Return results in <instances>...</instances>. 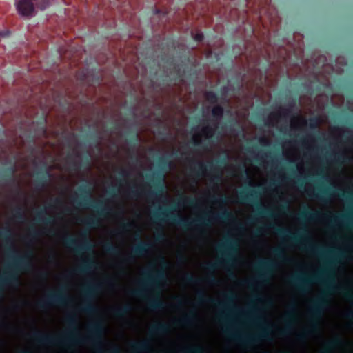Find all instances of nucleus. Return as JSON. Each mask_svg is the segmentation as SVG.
Wrapping results in <instances>:
<instances>
[{"mask_svg":"<svg viewBox=\"0 0 353 353\" xmlns=\"http://www.w3.org/2000/svg\"><path fill=\"white\" fill-rule=\"evenodd\" d=\"M228 86H223L221 88V92L222 94V95L223 96H226L228 92Z\"/></svg>","mask_w":353,"mask_h":353,"instance_id":"58","label":"nucleus"},{"mask_svg":"<svg viewBox=\"0 0 353 353\" xmlns=\"http://www.w3.org/2000/svg\"><path fill=\"white\" fill-rule=\"evenodd\" d=\"M296 307L294 303L290 305V310L285 315V326L283 329L278 330V334L280 336H286L290 334L292 329L293 324L296 321Z\"/></svg>","mask_w":353,"mask_h":353,"instance_id":"20","label":"nucleus"},{"mask_svg":"<svg viewBox=\"0 0 353 353\" xmlns=\"http://www.w3.org/2000/svg\"><path fill=\"white\" fill-rule=\"evenodd\" d=\"M0 239H2L6 245V255L10 260L8 265V270L0 277V301L3 297V288L8 285H17L19 283V274L30 270L33 268L32 258V251H28L25 254H18L13 248L12 231L6 228L0 230Z\"/></svg>","mask_w":353,"mask_h":353,"instance_id":"4","label":"nucleus"},{"mask_svg":"<svg viewBox=\"0 0 353 353\" xmlns=\"http://www.w3.org/2000/svg\"><path fill=\"white\" fill-rule=\"evenodd\" d=\"M342 344V340L339 337H335L334 339L327 341L325 345V348L321 352V353H332V350L339 347Z\"/></svg>","mask_w":353,"mask_h":353,"instance_id":"34","label":"nucleus"},{"mask_svg":"<svg viewBox=\"0 0 353 353\" xmlns=\"http://www.w3.org/2000/svg\"><path fill=\"white\" fill-rule=\"evenodd\" d=\"M190 162L196 164L194 167L190 168V173L191 174L201 176L207 171H209L210 173L215 174L212 178V181L215 183H218L221 181V168L227 163L225 158L216 160L214 163L208 162L207 165L201 161H196L194 159H191Z\"/></svg>","mask_w":353,"mask_h":353,"instance_id":"10","label":"nucleus"},{"mask_svg":"<svg viewBox=\"0 0 353 353\" xmlns=\"http://www.w3.org/2000/svg\"><path fill=\"white\" fill-rule=\"evenodd\" d=\"M271 226L275 229L276 234L279 236L285 238L287 240L294 243H300L301 244H304L305 249L313 254L321 256V257H326L329 256H343V254L341 252H336L333 250H328L325 251L322 247L312 243L311 238L308 234V232L305 228H301L299 233H292L286 228L274 227V225Z\"/></svg>","mask_w":353,"mask_h":353,"instance_id":"7","label":"nucleus"},{"mask_svg":"<svg viewBox=\"0 0 353 353\" xmlns=\"http://www.w3.org/2000/svg\"><path fill=\"white\" fill-rule=\"evenodd\" d=\"M137 239L138 243L132 248L130 254L122 259L123 263H128L132 261L136 257L144 256L148 254L149 251L152 248V244L150 242L143 241L140 239V234H137Z\"/></svg>","mask_w":353,"mask_h":353,"instance_id":"19","label":"nucleus"},{"mask_svg":"<svg viewBox=\"0 0 353 353\" xmlns=\"http://www.w3.org/2000/svg\"><path fill=\"white\" fill-rule=\"evenodd\" d=\"M302 121L303 125H308L310 129H316L318 128L321 123L320 118L319 117H313L309 119L308 122L305 119H300Z\"/></svg>","mask_w":353,"mask_h":353,"instance_id":"36","label":"nucleus"},{"mask_svg":"<svg viewBox=\"0 0 353 353\" xmlns=\"http://www.w3.org/2000/svg\"><path fill=\"white\" fill-rule=\"evenodd\" d=\"M170 326L169 324L163 322H159L153 325L150 329V333L152 334H165L170 332Z\"/></svg>","mask_w":353,"mask_h":353,"instance_id":"31","label":"nucleus"},{"mask_svg":"<svg viewBox=\"0 0 353 353\" xmlns=\"http://www.w3.org/2000/svg\"><path fill=\"white\" fill-rule=\"evenodd\" d=\"M194 40L197 42H201L204 39V35L203 32H197L194 35H193Z\"/></svg>","mask_w":353,"mask_h":353,"instance_id":"53","label":"nucleus"},{"mask_svg":"<svg viewBox=\"0 0 353 353\" xmlns=\"http://www.w3.org/2000/svg\"><path fill=\"white\" fill-rule=\"evenodd\" d=\"M196 315L195 312L190 311L189 313L184 315L182 318L176 321L175 323L179 325H190L196 320Z\"/></svg>","mask_w":353,"mask_h":353,"instance_id":"33","label":"nucleus"},{"mask_svg":"<svg viewBox=\"0 0 353 353\" xmlns=\"http://www.w3.org/2000/svg\"><path fill=\"white\" fill-rule=\"evenodd\" d=\"M257 149H258V146L256 145H253L252 146H247L245 148V151L248 153L254 154V150H257Z\"/></svg>","mask_w":353,"mask_h":353,"instance_id":"55","label":"nucleus"},{"mask_svg":"<svg viewBox=\"0 0 353 353\" xmlns=\"http://www.w3.org/2000/svg\"><path fill=\"white\" fill-rule=\"evenodd\" d=\"M225 332L230 338L234 341L248 345H252L260 341L270 340L272 325L266 323L260 324L259 332L253 335L241 336L239 334L232 332L230 327L226 328Z\"/></svg>","mask_w":353,"mask_h":353,"instance_id":"12","label":"nucleus"},{"mask_svg":"<svg viewBox=\"0 0 353 353\" xmlns=\"http://www.w3.org/2000/svg\"><path fill=\"white\" fill-rule=\"evenodd\" d=\"M206 100L212 104H215L218 102L219 97L216 92L214 91H208L205 94Z\"/></svg>","mask_w":353,"mask_h":353,"instance_id":"41","label":"nucleus"},{"mask_svg":"<svg viewBox=\"0 0 353 353\" xmlns=\"http://www.w3.org/2000/svg\"><path fill=\"white\" fill-rule=\"evenodd\" d=\"M317 192L312 194V197L317 199L323 202L330 201L332 196L334 195L335 191L332 187H321L317 188Z\"/></svg>","mask_w":353,"mask_h":353,"instance_id":"25","label":"nucleus"},{"mask_svg":"<svg viewBox=\"0 0 353 353\" xmlns=\"http://www.w3.org/2000/svg\"><path fill=\"white\" fill-rule=\"evenodd\" d=\"M196 298L200 303H208L214 305L217 307L224 308L228 310H236V307H234L236 295L232 292L225 295V302H221L215 300L214 299L207 297L205 292L202 290H200L196 293Z\"/></svg>","mask_w":353,"mask_h":353,"instance_id":"17","label":"nucleus"},{"mask_svg":"<svg viewBox=\"0 0 353 353\" xmlns=\"http://www.w3.org/2000/svg\"><path fill=\"white\" fill-rule=\"evenodd\" d=\"M13 216L18 221H23L25 218L24 211L22 207L17 206L12 212Z\"/></svg>","mask_w":353,"mask_h":353,"instance_id":"42","label":"nucleus"},{"mask_svg":"<svg viewBox=\"0 0 353 353\" xmlns=\"http://www.w3.org/2000/svg\"><path fill=\"white\" fill-rule=\"evenodd\" d=\"M171 157L172 155L170 154L159 157L157 161V166L164 172L171 169L174 165Z\"/></svg>","mask_w":353,"mask_h":353,"instance_id":"30","label":"nucleus"},{"mask_svg":"<svg viewBox=\"0 0 353 353\" xmlns=\"http://www.w3.org/2000/svg\"><path fill=\"white\" fill-rule=\"evenodd\" d=\"M296 101L292 100L288 103V108L281 109L279 112L272 113L265 122L266 125H272V121H277L280 117H289L291 115L292 110L295 107Z\"/></svg>","mask_w":353,"mask_h":353,"instance_id":"21","label":"nucleus"},{"mask_svg":"<svg viewBox=\"0 0 353 353\" xmlns=\"http://www.w3.org/2000/svg\"><path fill=\"white\" fill-rule=\"evenodd\" d=\"M93 187L92 183L85 179V183L77 188V192L72 197V202L77 207L87 209L92 208L95 210V214L81 220V222L88 227L94 228L98 226L101 218L106 216L112 212V209L105 205L103 201H96L92 199L91 195Z\"/></svg>","mask_w":353,"mask_h":353,"instance_id":"5","label":"nucleus"},{"mask_svg":"<svg viewBox=\"0 0 353 353\" xmlns=\"http://www.w3.org/2000/svg\"><path fill=\"white\" fill-rule=\"evenodd\" d=\"M39 134L42 137H47V130L45 126L43 125L39 128Z\"/></svg>","mask_w":353,"mask_h":353,"instance_id":"56","label":"nucleus"},{"mask_svg":"<svg viewBox=\"0 0 353 353\" xmlns=\"http://www.w3.org/2000/svg\"><path fill=\"white\" fill-rule=\"evenodd\" d=\"M210 198L213 200L214 203L219 204H225L228 201V198L226 196L216 198L214 195H212L210 196Z\"/></svg>","mask_w":353,"mask_h":353,"instance_id":"49","label":"nucleus"},{"mask_svg":"<svg viewBox=\"0 0 353 353\" xmlns=\"http://www.w3.org/2000/svg\"><path fill=\"white\" fill-rule=\"evenodd\" d=\"M224 109L220 105H217L214 106L212 110V115L216 120H220L223 115Z\"/></svg>","mask_w":353,"mask_h":353,"instance_id":"40","label":"nucleus"},{"mask_svg":"<svg viewBox=\"0 0 353 353\" xmlns=\"http://www.w3.org/2000/svg\"><path fill=\"white\" fill-rule=\"evenodd\" d=\"M65 321L69 329L64 334L56 336L37 330L31 334L32 339L40 345H61L68 349L92 342L96 347V353H121L120 348L116 345L112 347L108 352L102 349V339L105 332V326L101 319L89 325V334L87 336H82L79 334V321L75 314H69L66 317Z\"/></svg>","mask_w":353,"mask_h":353,"instance_id":"2","label":"nucleus"},{"mask_svg":"<svg viewBox=\"0 0 353 353\" xmlns=\"http://www.w3.org/2000/svg\"><path fill=\"white\" fill-rule=\"evenodd\" d=\"M259 143H260L261 144H263V145H264V144H267V143H268V141H267V139H266L265 138H264V137H261V138H259Z\"/></svg>","mask_w":353,"mask_h":353,"instance_id":"63","label":"nucleus"},{"mask_svg":"<svg viewBox=\"0 0 353 353\" xmlns=\"http://www.w3.org/2000/svg\"><path fill=\"white\" fill-rule=\"evenodd\" d=\"M17 171L16 166L14 165H10L8 167L4 168L0 173V179L8 183L15 182L14 174Z\"/></svg>","mask_w":353,"mask_h":353,"instance_id":"27","label":"nucleus"},{"mask_svg":"<svg viewBox=\"0 0 353 353\" xmlns=\"http://www.w3.org/2000/svg\"><path fill=\"white\" fill-rule=\"evenodd\" d=\"M157 239L159 241H161L164 239V234L163 233L162 231L160 232V233H159L157 235Z\"/></svg>","mask_w":353,"mask_h":353,"instance_id":"62","label":"nucleus"},{"mask_svg":"<svg viewBox=\"0 0 353 353\" xmlns=\"http://www.w3.org/2000/svg\"><path fill=\"white\" fill-rule=\"evenodd\" d=\"M273 253L277 259L282 260V261L285 259V252H284L283 249H282L281 248H276L274 249Z\"/></svg>","mask_w":353,"mask_h":353,"instance_id":"46","label":"nucleus"},{"mask_svg":"<svg viewBox=\"0 0 353 353\" xmlns=\"http://www.w3.org/2000/svg\"><path fill=\"white\" fill-rule=\"evenodd\" d=\"M141 194L137 190H134V188H131L130 190V195L132 197H137Z\"/></svg>","mask_w":353,"mask_h":353,"instance_id":"57","label":"nucleus"},{"mask_svg":"<svg viewBox=\"0 0 353 353\" xmlns=\"http://www.w3.org/2000/svg\"><path fill=\"white\" fill-rule=\"evenodd\" d=\"M72 299L67 294L65 287H61L56 292L48 294L46 299L37 303L39 308H46L49 306H64L71 302Z\"/></svg>","mask_w":353,"mask_h":353,"instance_id":"14","label":"nucleus"},{"mask_svg":"<svg viewBox=\"0 0 353 353\" xmlns=\"http://www.w3.org/2000/svg\"><path fill=\"white\" fill-rule=\"evenodd\" d=\"M144 277L140 281V288L131 290L130 294L134 296L145 297V292L151 289L154 295L147 299V305L151 310H159L165 308V303L161 298V282L165 278L163 270H152L143 272Z\"/></svg>","mask_w":353,"mask_h":353,"instance_id":"6","label":"nucleus"},{"mask_svg":"<svg viewBox=\"0 0 353 353\" xmlns=\"http://www.w3.org/2000/svg\"><path fill=\"white\" fill-rule=\"evenodd\" d=\"M17 171L16 166L14 165H10L8 167L4 168L0 173V179L8 183L15 182L14 174Z\"/></svg>","mask_w":353,"mask_h":353,"instance_id":"28","label":"nucleus"},{"mask_svg":"<svg viewBox=\"0 0 353 353\" xmlns=\"http://www.w3.org/2000/svg\"><path fill=\"white\" fill-rule=\"evenodd\" d=\"M29 235L34 239H37L40 234L34 228L30 227L29 229Z\"/></svg>","mask_w":353,"mask_h":353,"instance_id":"51","label":"nucleus"},{"mask_svg":"<svg viewBox=\"0 0 353 353\" xmlns=\"http://www.w3.org/2000/svg\"><path fill=\"white\" fill-rule=\"evenodd\" d=\"M146 178L152 183L153 190L148 192L149 198H158L163 196L165 192L164 185L165 175L163 172H156L152 175H146Z\"/></svg>","mask_w":353,"mask_h":353,"instance_id":"18","label":"nucleus"},{"mask_svg":"<svg viewBox=\"0 0 353 353\" xmlns=\"http://www.w3.org/2000/svg\"><path fill=\"white\" fill-rule=\"evenodd\" d=\"M276 267V263L272 260L265 259L259 260L254 265V269L258 272L255 281L245 280L243 281V285L252 288L255 283L260 284L268 283Z\"/></svg>","mask_w":353,"mask_h":353,"instance_id":"11","label":"nucleus"},{"mask_svg":"<svg viewBox=\"0 0 353 353\" xmlns=\"http://www.w3.org/2000/svg\"><path fill=\"white\" fill-rule=\"evenodd\" d=\"M185 353H205V349L201 345H196L187 348Z\"/></svg>","mask_w":353,"mask_h":353,"instance_id":"45","label":"nucleus"},{"mask_svg":"<svg viewBox=\"0 0 353 353\" xmlns=\"http://www.w3.org/2000/svg\"><path fill=\"white\" fill-rule=\"evenodd\" d=\"M338 196L347 200L352 198V194L350 192H345L343 190H339L338 192Z\"/></svg>","mask_w":353,"mask_h":353,"instance_id":"50","label":"nucleus"},{"mask_svg":"<svg viewBox=\"0 0 353 353\" xmlns=\"http://www.w3.org/2000/svg\"><path fill=\"white\" fill-rule=\"evenodd\" d=\"M217 251L223 258L215 263H208L206 268L210 271H214L221 266H233L238 254V243L234 239L227 238L218 245Z\"/></svg>","mask_w":353,"mask_h":353,"instance_id":"8","label":"nucleus"},{"mask_svg":"<svg viewBox=\"0 0 353 353\" xmlns=\"http://www.w3.org/2000/svg\"><path fill=\"white\" fill-rule=\"evenodd\" d=\"M132 310V307L130 304L127 303L121 307H117L113 310V314L118 318H122L126 316Z\"/></svg>","mask_w":353,"mask_h":353,"instance_id":"35","label":"nucleus"},{"mask_svg":"<svg viewBox=\"0 0 353 353\" xmlns=\"http://www.w3.org/2000/svg\"><path fill=\"white\" fill-rule=\"evenodd\" d=\"M200 203L201 201L196 198L182 196L177 203H174L170 207L168 208H159L153 213V218L156 221L163 222L170 221L184 230H189L192 228L210 227L216 221H228L234 219L233 214L225 208L217 214L212 212H204L202 216L191 221L178 214L173 213L174 211L176 210L177 207L198 208Z\"/></svg>","mask_w":353,"mask_h":353,"instance_id":"3","label":"nucleus"},{"mask_svg":"<svg viewBox=\"0 0 353 353\" xmlns=\"http://www.w3.org/2000/svg\"><path fill=\"white\" fill-rule=\"evenodd\" d=\"M97 268V262L92 257L82 259L81 265L74 270L78 274H88Z\"/></svg>","mask_w":353,"mask_h":353,"instance_id":"24","label":"nucleus"},{"mask_svg":"<svg viewBox=\"0 0 353 353\" xmlns=\"http://www.w3.org/2000/svg\"><path fill=\"white\" fill-rule=\"evenodd\" d=\"M50 176V172L47 168L38 172L34 181L35 188L38 190L46 188L48 184Z\"/></svg>","mask_w":353,"mask_h":353,"instance_id":"23","label":"nucleus"},{"mask_svg":"<svg viewBox=\"0 0 353 353\" xmlns=\"http://www.w3.org/2000/svg\"><path fill=\"white\" fill-rule=\"evenodd\" d=\"M350 160V158H347L343 153H336L333 156L332 162L336 164H341L344 162Z\"/></svg>","mask_w":353,"mask_h":353,"instance_id":"44","label":"nucleus"},{"mask_svg":"<svg viewBox=\"0 0 353 353\" xmlns=\"http://www.w3.org/2000/svg\"><path fill=\"white\" fill-rule=\"evenodd\" d=\"M46 209H41L36 214L35 220L39 223H43L46 225H52L54 223V219L52 216H46Z\"/></svg>","mask_w":353,"mask_h":353,"instance_id":"32","label":"nucleus"},{"mask_svg":"<svg viewBox=\"0 0 353 353\" xmlns=\"http://www.w3.org/2000/svg\"><path fill=\"white\" fill-rule=\"evenodd\" d=\"M119 174L120 176H122V177H129L130 172L127 169H121V170L119 172Z\"/></svg>","mask_w":353,"mask_h":353,"instance_id":"54","label":"nucleus"},{"mask_svg":"<svg viewBox=\"0 0 353 353\" xmlns=\"http://www.w3.org/2000/svg\"><path fill=\"white\" fill-rule=\"evenodd\" d=\"M82 241L79 243L73 236L67 234L63 239L64 245L78 254L93 252L94 245L88 239L87 233L81 234Z\"/></svg>","mask_w":353,"mask_h":353,"instance_id":"15","label":"nucleus"},{"mask_svg":"<svg viewBox=\"0 0 353 353\" xmlns=\"http://www.w3.org/2000/svg\"><path fill=\"white\" fill-rule=\"evenodd\" d=\"M175 70H176V80H179L180 81H183V78H182V75L181 74V72L179 70H176V68H175Z\"/></svg>","mask_w":353,"mask_h":353,"instance_id":"59","label":"nucleus"},{"mask_svg":"<svg viewBox=\"0 0 353 353\" xmlns=\"http://www.w3.org/2000/svg\"><path fill=\"white\" fill-rule=\"evenodd\" d=\"M52 203L54 205H60L61 203V200L59 198H56L52 201Z\"/></svg>","mask_w":353,"mask_h":353,"instance_id":"61","label":"nucleus"},{"mask_svg":"<svg viewBox=\"0 0 353 353\" xmlns=\"http://www.w3.org/2000/svg\"><path fill=\"white\" fill-rule=\"evenodd\" d=\"M104 250L110 254L118 256L120 254V250L119 248L114 244H112L111 242H107L105 243L103 246Z\"/></svg>","mask_w":353,"mask_h":353,"instance_id":"37","label":"nucleus"},{"mask_svg":"<svg viewBox=\"0 0 353 353\" xmlns=\"http://www.w3.org/2000/svg\"><path fill=\"white\" fill-rule=\"evenodd\" d=\"M335 261H330L327 267L316 274L307 276L305 274L299 273L292 276L288 282L301 293H306L310 290V285L313 282L321 281L325 283L327 289L312 302L310 308V328L305 329L297 334L299 340H304L306 337L318 330L319 322L323 314L329 305V295L334 290H339L343 297L347 301H353V292L351 289L335 285V279L332 274L329 265Z\"/></svg>","mask_w":353,"mask_h":353,"instance_id":"1","label":"nucleus"},{"mask_svg":"<svg viewBox=\"0 0 353 353\" xmlns=\"http://www.w3.org/2000/svg\"><path fill=\"white\" fill-rule=\"evenodd\" d=\"M201 132L207 139H210L214 137L215 128L210 125H207L202 128Z\"/></svg>","mask_w":353,"mask_h":353,"instance_id":"39","label":"nucleus"},{"mask_svg":"<svg viewBox=\"0 0 353 353\" xmlns=\"http://www.w3.org/2000/svg\"><path fill=\"white\" fill-rule=\"evenodd\" d=\"M90 164V155L89 152L87 150L85 155L81 159V163H79L74 159L70 161V168L72 170H77L81 168H88Z\"/></svg>","mask_w":353,"mask_h":353,"instance_id":"29","label":"nucleus"},{"mask_svg":"<svg viewBox=\"0 0 353 353\" xmlns=\"http://www.w3.org/2000/svg\"><path fill=\"white\" fill-rule=\"evenodd\" d=\"M260 195L259 191L249 187L237 193L239 201L242 203L252 204L256 208L258 215L271 219L274 218L275 213L274 211L272 209L263 207L259 202Z\"/></svg>","mask_w":353,"mask_h":353,"instance_id":"9","label":"nucleus"},{"mask_svg":"<svg viewBox=\"0 0 353 353\" xmlns=\"http://www.w3.org/2000/svg\"><path fill=\"white\" fill-rule=\"evenodd\" d=\"M134 227V223L130 221L123 222L121 225V229L123 232L130 230Z\"/></svg>","mask_w":353,"mask_h":353,"instance_id":"48","label":"nucleus"},{"mask_svg":"<svg viewBox=\"0 0 353 353\" xmlns=\"http://www.w3.org/2000/svg\"><path fill=\"white\" fill-rule=\"evenodd\" d=\"M101 285L98 283L90 284L83 290V301L79 307V310L87 314H95L97 312V307L93 304L92 300L94 295L100 290Z\"/></svg>","mask_w":353,"mask_h":353,"instance_id":"16","label":"nucleus"},{"mask_svg":"<svg viewBox=\"0 0 353 353\" xmlns=\"http://www.w3.org/2000/svg\"><path fill=\"white\" fill-rule=\"evenodd\" d=\"M138 134L137 132H134L132 134V136H130V137H129L128 139H127V141L128 143L130 144V145H132L133 147H135L137 143V141H138Z\"/></svg>","mask_w":353,"mask_h":353,"instance_id":"47","label":"nucleus"},{"mask_svg":"<svg viewBox=\"0 0 353 353\" xmlns=\"http://www.w3.org/2000/svg\"><path fill=\"white\" fill-rule=\"evenodd\" d=\"M17 8L22 16H30L34 11V6L30 0H19L17 3Z\"/></svg>","mask_w":353,"mask_h":353,"instance_id":"26","label":"nucleus"},{"mask_svg":"<svg viewBox=\"0 0 353 353\" xmlns=\"http://www.w3.org/2000/svg\"><path fill=\"white\" fill-rule=\"evenodd\" d=\"M239 170H241V178L248 180V186L249 187H254L255 185L252 182V181L250 179L249 172H248V169L246 168L245 165H239Z\"/></svg>","mask_w":353,"mask_h":353,"instance_id":"38","label":"nucleus"},{"mask_svg":"<svg viewBox=\"0 0 353 353\" xmlns=\"http://www.w3.org/2000/svg\"><path fill=\"white\" fill-rule=\"evenodd\" d=\"M130 350L133 353H154L152 343L148 339L131 343Z\"/></svg>","mask_w":353,"mask_h":353,"instance_id":"22","label":"nucleus"},{"mask_svg":"<svg viewBox=\"0 0 353 353\" xmlns=\"http://www.w3.org/2000/svg\"><path fill=\"white\" fill-rule=\"evenodd\" d=\"M108 195L114 196L116 195L114 189H111L107 192Z\"/></svg>","mask_w":353,"mask_h":353,"instance_id":"64","label":"nucleus"},{"mask_svg":"<svg viewBox=\"0 0 353 353\" xmlns=\"http://www.w3.org/2000/svg\"><path fill=\"white\" fill-rule=\"evenodd\" d=\"M192 143L194 145V146H196V147H201L203 148H204L203 145V142L201 139H198L197 137H194L192 139Z\"/></svg>","mask_w":353,"mask_h":353,"instance_id":"52","label":"nucleus"},{"mask_svg":"<svg viewBox=\"0 0 353 353\" xmlns=\"http://www.w3.org/2000/svg\"><path fill=\"white\" fill-rule=\"evenodd\" d=\"M321 219H329L331 223L338 224L347 223L350 219V216L343 214H333L330 216L329 214H323L319 210L312 211L308 208L299 212L298 215V219L303 222L314 221Z\"/></svg>","mask_w":353,"mask_h":353,"instance_id":"13","label":"nucleus"},{"mask_svg":"<svg viewBox=\"0 0 353 353\" xmlns=\"http://www.w3.org/2000/svg\"><path fill=\"white\" fill-rule=\"evenodd\" d=\"M208 281L211 284H214L216 283V279L214 276H212L208 279Z\"/></svg>","mask_w":353,"mask_h":353,"instance_id":"60","label":"nucleus"},{"mask_svg":"<svg viewBox=\"0 0 353 353\" xmlns=\"http://www.w3.org/2000/svg\"><path fill=\"white\" fill-rule=\"evenodd\" d=\"M183 280L186 283L188 284H199L201 281V279L196 278L193 274L190 273H188L184 276Z\"/></svg>","mask_w":353,"mask_h":353,"instance_id":"43","label":"nucleus"}]
</instances>
